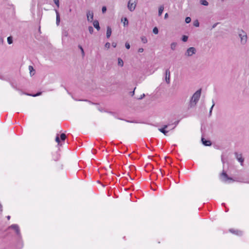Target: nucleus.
<instances>
[{
    "label": "nucleus",
    "instance_id": "obj_36",
    "mask_svg": "<svg viewBox=\"0 0 249 249\" xmlns=\"http://www.w3.org/2000/svg\"><path fill=\"white\" fill-rule=\"evenodd\" d=\"M145 94L143 93V94H142V95L140 96V97H139L137 98V99H138V100H141V99H142L143 98H144V97H145Z\"/></svg>",
    "mask_w": 249,
    "mask_h": 249
},
{
    "label": "nucleus",
    "instance_id": "obj_37",
    "mask_svg": "<svg viewBox=\"0 0 249 249\" xmlns=\"http://www.w3.org/2000/svg\"><path fill=\"white\" fill-rule=\"evenodd\" d=\"M79 48L81 50V53H82V55L84 56V54H85V53H84V50H83V48L81 46H79Z\"/></svg>",
    "mask_w": 249,
    "mask_h": 249
},
{
    "label": "nucleus",
    "instance_id": "obj_25",
    "mask_svg": "<svg viewBox=\"0 0 249 249\" xmlns=\"http://www.w3.org/2000/svg\"><path fill=\"white\" fill-rule=\"evenodd\" d=\"M66 138V136L64 133H62L60 135V139L62 141H64Z\"/></svg>",
    "mask_w": 249,
    "mask_h": 249
},
{
    "label": "nucleus",
    "instance_id": "obj_31",
    "mask_svg": "<svg viewBox=\"0 0 249 249\" xmlns=\"http://www.w3.org/2000/svg\"><path fill=\"white\" fill-rule=\"evenodd\" d=\"M194 25L195 27H198L199 26V22L198 21V20H196L195 21H194Z\"/></svg>",
    "mask_w": 249,
    "mask_h": 249
},
{
    "label": "nucleus",
    "instance_id": "obj_1",
    "mask_svg": "<svg viewBox=\"0 0 249 249\" xmlns=\"http://www.w3.org/2000/svg\"><path fill=\"white\" fill-rule=\"evenodd\" d=\"M201 93V89H199L196 90L192 95L189 103V107L193 108L198 103Z\"/></svg>",
    "mask_w": 249,
    "mask_h": 249
},
{
    "label": "nucleus",
    "instance_id": "obj_4",
    "mask_svg": "<svg viewBox=\"0 0 249 249\" xmlns=\"http://www.w3.org/2000/svg\"><path fill=\"white\" fill-rule=\"evenodd\" d=\"M196 52V49L195 47H191L187 49L185 53V56L187 57H190L195 54Z\"/></svg>",
    "mask_w": 249,
    "mask_h": 249
},
{
    "label": "nucleus",
    "instance_id": "obj_42",
    "mask_svg": "<svg viewBox=\"0 0 249 249\" xmlns=\"http://www.w3.org/2000/svg\"><path fill=\"white\" fill-rule=\"evenodd\" d=\"M167 127H168L167 125H164V126L162 128H164V129H165L166 128H167Z\"/></svg>",
    "mask_w": 249,
    "mask_h": 249
},
{
    "label": "nucleus",
    "instance_id": "obj_44",
    "mask_svg": "<svg viewBox=\"0 0 249 249\" xmlns=\"http://www.w3.org/2000/svg\"><path fill=\"white\" fill-rule=\"evenodd\" d=\"M7 219H8V220H9V219H10V216H8L7 217Z\"/></svg>",
    "mask_w": 249,
    "mask_h": 249
},
{
    "label": "nucleus",
    "instance_id": "obj_10",
    "mask_svg": "<svg viewBox=\"0 0 249 249\" xmlns=\"http://www.w3.org/2000/svg\"><path fill=\"white\" fill-rule=\"evenodd\" d=\"M55 12L56 13V24L58 26L59 25L60 21V15L57 10H55Z\"/></svg>",
    "mask_w": 249,
    "mask_h": 249
},
{
    "label": "nucleus",
    "instance_id": "obj_19",
    "mask_svg": "<svg viewBox=\"0 0 249 249\" xmlns=\"http://www.w3.org/2000/svg\"><path fill=\"white\" fill-rule=\"evenodd\" d=\"M212 103H213V104H212V106L210 109V111H209V116H211V115H212V110H213V107L215 105V103H214V102L213 100L212 101Z\"/></svg>",
    "mask_w": 249,
    "mask_h": 249
},
{
    "label": "nucleus",
    "instance_id": "obj_17",
    "mask_svg": "<svg viewBox=\"0 0 249 249\" xmlns=\"http://www.w3.org/2000/svg\"><path fill=\"white\" fill-rule=\"evenodd\" d=\"M29 70L30 71V74L32 75H34L35 72V70L33 68V67L31 66H29Z\"/></svg>",
    "mask_w": 249,
    "mask_h": 249
},
{
    "label": "nucleus",
    "instance_id": "obj_8",
    "mask_svg": "<svg viewBox=\"0 0 249 249\" xmlns=\"http://www.w3.org/2000/svg\"><path fill=\"white\" fill-rule=\"evenodd\" d=\"M87 16L88 21L91 22L93 19V13L91 11H89L87 13Z\"/></svg>",
    "mask_w": 249,
    "mask_h": 249
},
{
    "label": "nucleus",
    "instance_id": "obj_23",
    "mask_svg": "<svg viewBox=\"0 0 249 249\" xmlns=\"http://www.w3.org/2000/svg\"><path fill=\"white\" fill-rule=\"evenodd\" d=\"M41 92H39L36 94H31L26 93V95H29V96H32L33 97H36V96H39V95H41Z\"/></svg>",
    "mask_w": 249,
    "mask_h": 249
},
{
    "label": "nucleus",
    "instance_id": "obj_13",
    "mask_svg": "<svg viewBox=\"0 0 249 249\" xmlns=\"http://www.w3.org/2000/svg\"><path fill=\"white\" fill-rule=\"evenodd\" d=\"M112 33V30L111 28L109 26L107 27V38H109Z\"/></svg>",
    "mask_w": 249,
    "mask_h": 249
},
{
    "label": "nucleus",
    "instance_id": "obj_26",
    "mask_svg": "<svg viewBox=\"0 0 249 249\" xmlns=\"http://www.w3.org/2000/svg\"><path fill=\"white\" fill-rule=\"evenodd\" d=\"M153 32L156 35L158 34L159 33L158 29L156 27H154L153 29Z\"/></svg>",
    "mask_w": 249,
    "mask_h": 249
},
{
    "label": "nucleus",
    "instance_id": "obj_12",
    "mask_svg": "<svg viewBox=\"0 0 249 249\" xmlns=\"http://www.w3.org/2000/svg\"><path fill=\"white\" fill-rule=\"evenodd\" d=\"M201 141H202L203 144L206 146H210L212 144L211 141H206L204 139V138H202Z\"/></svg>",
    "mask_w": 249,
    "mask_h": 249
},
{
    "label": "nucleus",
    "instance_id": "obj_43",
    "mask_svg": "<svg viewBox=\"0 0 249 249\" xmlns=\"http://www.w3.org/2000/svg\"><path fill=\"white\" fill-rule=\"evenodd\" d=\"M2 205L0 203V212H2Z\"/></svg>",
    "mask_w": 249,
    "mask_h": 249
},
{
    "label": "nucleus",
    "instance_id": "obj_5",
    "mask_svg": "<svg viewBox=\"0 0 249 249\" xmlns=\"http://www.w3.org/2000/svg\"><path fill=\"white\" fill-rule=\"evenodd\" d=\"M234 155L237 160L240 163V164L243 165L244 159L242 157V154L236 152L234 153Z\"/></svg>",
    "mask_w": 249,
    "mask_h": 249
},
{
    "label": "nucleus",
    "instance_id": "obj_38",
    "mask_svg": "<svg viewBox=\"0 0 249 249\" xmlns=\"http://www.w3.org/2000/svg\"><path fill=\"white\" fill-rule=\"evenodd\" d=\"M55 141L58 143H59L60 142V139H59V138L58 137V136H57L55 138Z\"/></svg>",
    "mask_w": 249,
    "mask_h": 249
},
{
    "label": "nucleus",
    "instance_id": "obj_40",
    "mask_svg": "<svg viewBox=\"0 0 249 249\" xmlns=\"http://www.w3.org/2000/svg\"><path fill=\"white\" fill-rule=\"evenodd\" d=\"M112 46L114 47V48H115L117 46V43L116 42H113L112 43Z\"/></svg>",
    "mask_w": 249,
    "mask_h": 249
},
{
    "label": "nucleus",
    "instance_id": "obj_6",
    "mask_svg": "<svg viewBox=\"0 0 249 249\" xmlns=\"http://www.w3.org/2000/svg\"><path fill=\"white\" fill-rule=\"evenodd\" d=\"M165 80L167 84H169L170 82V71L169 69L165 70Z\"/></svg>",
    "mask_w": 249,
    "mask_h": 249
},
{
    "label": "nucleus",
    "instance_id": "obj_35",
    "mask_svg": "<svg viewBox=\"0 0 249 249\" xmlns=\"http://www.w3.org/2000/svg\"><path fill=\"white\" fill-rule=\"evenodd\" d=\"M230 231L232 232V233H236L237 234H238V232H239V231H233V230H231V229L230 230ZM239 232H240V231H239Z\"/></svg>",
    "mask_w": 249,
    "mask_h": 249
},
{
    "label": "nucleus",
    "instance_id": "obj_47",
    "mask_svg": "<svg viewBox=\"0 0 249 249\" xmlns=\"http://www.w3.org/2000/svg\"><path fill=\"white\" fill-rule=\"evenodd\" d=\"M65 35L66 36H67V33L65 34Z\"/></svg>",
    "mask_w": 249,
    "mask_h": 249
},
{
    "label": "nucleus",
    "instance_id": "obj_20",
    "mask_svg": "<svg viewBox=\"0 0 249 249\" xmlns=\"http://www.w3.org/2000/svg\"><path fill=\"white\" fill-rule=\"evenodd\" d=\"M159 130L164 134L165 135H166L167 133H168V131L166 130L164 128H159Z\"/></svg>",
    "mask_w": 249,
    "mask_h": 249
},
{
    "label": "nucleus",
    "instance_id": "obj_41",
    "mask_svg": "<svg viewBox=\"0 0 249 249\" xmlns=\"http://www.w3.org/2000/svg\"><path fill=\"white\" fill-rule=\"evenodd\" d=\"M168 17V14L167 13H166L164 15V18L166 19Z\"/></svg>",
    "mask_w": 249,
    "mask_h": 249
},
{
    "label": "nucleus",
    "instance_id": "obj_46",
    "mask_svg": "<svg viewBox=\"0 0 249 249\" xmlns=\"http://www.w3.org/2000/svg\"><path fill=\"white\" fill-rule=\"evenodd\" d=\"M216 24H214V25H213V28H214V27H215V26H216Z\"/></svg>",
    "mask_w": 249,
    "mask_h": 249
},
{
    "label": "nucleus",
    "instance_id": "obj_2",
    "mask_svg": "<svg viewBox=\"0 0 249 249\" xmlns=\"http://www.w3.org/2000/svg\"><path fill=\"white\" fill-rule=\"evenodd\" d=\"M238 36L240 38V43L242 45H245L246 44L248 40V36L246 33L241 30L238 32Z\"/></svg>",
    "mask_w": 249,
    "mask_h": 249
},
{
    "label": "nucleus",
    "instance_id": "obj_3",
    "mask_svg": "<svg viewBox=\"0 0 249 249\" xmlns=\"http://www.w3.org/2000/svg\"><path fill=\"white\" fill-rule=\"evenodd\" d=\"M137 4V0H129L127 3L128 10L132 12L135 10Z\"/></svg>",
    "mask_w": 249,
    "mask_h": 249
},
{
    "label": "nucleus",
    "instance_id": "obj_24",
    "mask_svg": "<svg viewBox=\"0 0 249 249\" xmlns=\"http://www.w3.org/2000/svg\"><path fill=\"white\" fill-rule=\"evenodd\" d=\"M141 40L143 43H146L147 42V39L146 37L142 36L141 37Z\"/></svg>",
    "mask_w": 249,
    "mask_h": 249
},
{
    "label": "nucleus",
    "instance_id": "obj_11",
    "mask_svg": "<svg viewBox=\"0 0 249 249\" xmlns=\"http://www.w3.org/2000/svg\"><path fill=\"white\" fill-rule=\"evenodd\" d=\"M93 26L97 30V31H99L100 29V27L99 26V23L98 20H95L93 21Z\"/></svg>",
    "mask_w": 249,
    "mask_h": 249
},
{
    "label": "nucleus",
    "instance_id": "obj_45",
    "mask_svg": "<svg viewBox=\"0 0 249 249\" xmlns=\"http://www.w3.org/2000/svg\"><path fill=\"white\" fill-rule=\"evenodd\" d=\"M134 94V90H133L132 92V95H133Z\"/></svg>",
    "mask_w": 249,
    "mask_h": 249
},
{
    "label": "nucleus",
    "instance_id": "obj_21",
    "mask_svg": "<svg viewBox=\"0 0 249 249\" xmlns=\"http://www.w3.org/2000/svg\"><path fill=\"white\" fill-rule=\"evenodd\" d=\"M123 24H124V26H127L128 24V20L126 18H124V22H123Z\"/></svg>",
    "mask_w": 249,
    "mask_h": 249
},
{
    "label": "nucleus",
    "instance_id": "obj_34",
    "mask_svg": "<svg viewBox=\"0 0 249 249\" xmlns=\"http://www.w3.org/2000/svg\"><path fill=\"white\" fill-rule=\"evenodd\" d=\"M107 11V8L106 6H103L102 8V11L103 13H105Z\"/></svg>",
    "mask_w": 249,
    "mask_h": 249
},
{
    "label": "nucleus",
    "instance_id": "obj_39",
    "mask_svg": "<svg viewBox=\"0 0 249 249\" xmlns=\"http://www.w3.org/2000/svg\"><path fill=\"white\" fill-rule=\"evenodd\" d=\"M143 52V48H139L138 49V52L139 53H142Z\"/></svg>",
    "mask_w": 249,
    "mask_h": 249
},
{
    "label": "nucleus",
    "instance_id": "obj_7",
    "mask_svg": "<svg viewBox=\"0 0 249 249\" xmlns=\"http://www.w3.org/2000/svg\"><path fill=\"white\" fill-rule=\"evenodd\" d=\"M9 228L12 229L14 230L17 233V235H20V230L19 229V227L18 225L14 224L10 226Z\"/></svg>",
    "mask_w": 249,
    "mask_h": 249
},
{
    "label": "nucleus",
    "instance_id": "obj_16",
    "mask_svg": "<svg viewBox=\"0 0 249 249\" xmlns=\"http://www.w3.org/2000/svg\"><path fill=\"white\" fill-rule=\"evenodd\" d=\"M118 65L121 67L124 66V62L121 58H118Z\"/></svg>",
    "mask_w": 249,
    "mask_h": 249
},
{
    "label": "nucleus",
    "instance_id": "obj_48",
    "mask_svg": "<svg viewBox=\"0 0 249 249\" xmlns=\"http://www.w3.org/2000/svg\"><path fill=\"white\" fill-rule=\"evenodd\" d=\"M222 1H223L224 0H221Z\"/></svg>",
    "mask_w": 249,
    "mask_h": 249
},
{
    "label": "nucleus",
    "instance_id": "obj_29",
    "mask_svg": "<svg viewBox=\"0 0 249 249\" xmlns=\"http://www.w3.org/2000/svg\"><path fill=\"white\" fill-rule=\"evenodd\" d=\"M185 22L186 23H190L191 22V18L190 17H186L185 18Z\"/></svg>",
    "mask_w": 249,
    "mask_h": 249
},
{
    "label": "nucleus",
    "instance_id": "obj_14",
    "mask_svg": "<svg viewBox=\"0 0 249 249\" xmlns=\"http://www.w3.org/2000/svg\"><path fill=\"white\" fill-rule=\"evenodd\" d=\"M163 10H164V6L163 5L160 6V7L159 8V11H158V14H159V16L161 15Z\"/></svg>",
    "mask_w": 249,
    "mask_h": 249
},
{
    "label": "nucleus",
    "instance_id": "obj_30",
    "mask_svg": "<svg viewBox=\"0 0 249 249\" xmlns=\"http://www.w3.org/2000/svg\"><path fill=\"white\" fill-rule=\"evenodd\" d=\"M188 36H182V40L183 41V42H186L188 40Z\"/></svg>",
    "mask_w": 249,
    "mask_h": 249
},
{
    "label": "nucleus",
    "instance_id": "obj_28",
    "mask_svg": "<svg viewBox=\"0 0 249 249\" xmlns=\"http://www.w3.org/2000/svg\"><path fill=\"white\" fill-rule=\"evenodd\" d=\"M88 29H89V32L90 33V34H92L93 32V28H92V27L91 26H89V28H88Z\"/></svg>",
    "mask_w": 249,
    "mask_h": 249
},
{
    "label": "nucleus",
    "instance_id": "obj_27",
    "mask_svg": "<svg viewBox=\"0 0 249 249\" xmlns=\"http://www.w3.org/2000/svg\"><path fill=\"white\" fill-rule=\"evenodd\" d=\"M54 3L57 6L58 8L59 7V0H53Z\"/></svg>",
    "mask_w": 249,
    "mask_h": 249
},
{
    "label": "nucleus",
    "instance_id": "obj_33",
    "mask_svg": "<svg viewBox=\"0 0 249 249\" xmlns=\"http://www.w3.org/2000/svg\"><path fill=\"white\" fill-rule=\"evenodd\" d=\"M125 46L127 49H129L130 48V44L128 42L125 43Z\"/></svg>",
    "mask_w": 249,
    "mask_h": 249
},
{
    "label": "nucleus",
    "instance_id": "obj_32",
    "mask_svg": "<svg viewBox=\"0 0 249 249\" xmlns=\"http://www.w3.org/2000/svg\"><path fill=\"white\" fill-rule=\"evenodd\" d=\"M105 46L106 48H107V49H109L110 48V44L109 42H107V43H106Z\"/></svg>",
    "mask_w": 249,
    "mask_h": 249
},
{
    "label": "nucleus",
    "instance_id": "obj_9",
    "mask_svg": "<svg viewBox=\"0 0 249 249\" xmlns=\"http://www.w3.org/2000/svg\"><path fill=\"white\" fill-rule=\"evenodd\" d=\"M222 179L224 181H227L228 180H231L232 179L228 177L227 174L225 172H223L221 174Z\"/></svg>",
    "mask_w": 249,
    "mask_h": 249
},
{
    "label": "nucleus",
    "instance_id": "obj_22",
    "mask_svg": "<svg viewBox=\"0 0 249 249\" xmlns=\"http://www.w3.org/2000/svg\"><path fill=\"white\" fill-rule=\"evenodd\" d=\"M7 42L9 44H11L13 43V38L12 36H9L7 38Z\"/></svg>",
    "mask_w": 249,
    "mask_h": 249
},
{
    "label": "nucleus",
    "instance_id": "obj_18",
    "mask_svg": "<svg viewBox=\"0 0 249 249\" xmlns=\"http://www.w3.org/2000/svg\"><path fill=\"white\" fill-rule=\"evenodd\" d=\"M200 2L202 5L204 6H208L209 4L208 2L206 0H201Z\"/></svg>",
    "mask_w": 249,
    "mask_h": 249
},
{
    "label": "nucleus",
    "instance_id": "obj_15",
    "mask_svg": "<svg viewBox=\"0 0 249 249\" xmlns=\"http://www.w3.org/2000/svg\"><path fill=\"white\" fill-rule=\"evenodd\" d=\"M177 44L176 42H172L170 44V47L172 50L174 51L176 49Z\"/></svg>",
    "mask_w": 249,
    "mask_h": 249
}]
</instances>
